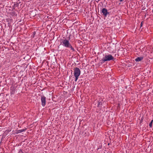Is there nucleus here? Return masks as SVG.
<instances>
[{"instance_id":"nucleus-9","label":"nucleus","mask_w":153,"mask_h":153,"mask_svg":"<svg viewBox=\"0 0 153 153\" xmlns=\"http://www.w3.org/2000/svg\"><path fill=\"white\" fill-rule=\"evenodd\" d=\"M26 129H21V130H17L16 133L17 134L20 133L22 132H23V131H25Z\"/></svg>"},{"instance_id":"nucleus-13","label":"nucleus","mask_w":153,"mask_h":153,"mask_svg":"<svg viewBox=\"0 0 153 153\" xmlns=\"http://www.w3.org/2000/svg\"><path fill=\"white\" fill-rule=\"evenodd\" d=\"M6 20L8 22H10H10H11L12 21H13V20L11 18H8L6 19Z\"/></svg>"},{"instance_id":"nucleus-11","label":"nucleus","mask_w":153,"mask_h":153,"mask_svg":"<svg viewBox=\"0 0 153 153\" xmlns=\"http://www.w3.org/2000/svg\"><path fill=\"white\" fill-rule=\"evenodd\" d=\"M20 4V5H21V4H20V2L19 3H17L14 4V6L15 7H18L19 6Z\"/></svg>"},{"instance_id":"nucleus-17","label":"nucleus","mask_w":153,"mask_h":153,"mask_svg":"<svg viewBox=\"0 0 153 153\" xmlns=\"http://www.w3.org/2000/svg\"><path fill=\"white\" fill-rule=\"evenodd\" d=\"M35 34H36V32L34 31L33 33V36H34V35H35Z\"/></svg>"},{"instance_id":"nucleus-14","label":"nucleus","mask_w":153,"mask_h":153,"mask_svg":"<svg viewBox=\"0 0 153 153\" xmlns=\"http://www.w3.org/2000/svg\"><path fill=\"white\" fill-rule=\"evenodd\" d=\"M153 120H152L151 122L149 124V126L151 128L152 127V123L153 122Z\"/></svg>"},{"instance_id":"nucleus-12","label":"nucleus","mask_w":153,"mask_h":153,"mask_svg":"<svg viewBox=\"0 0 153 153\" xmlns=\"http://www.w3.org/2000/svg\"><path fill=\"white\" fill-rule=\"evenodd\" d=\"M68 48H70L71 50H72L73 51H75L74 48L72 47L71 44L69 45Z\"/></svg>"},{"instance_id":"nucleus-22","label":"nucleus","mask_w":153,"mask_h":153,"mask_svg":"<svg viewBox=\"0 0 153 153\" xmlns=\"http://www.w3.org/2000/svg\"><path fill=\"white\" fill-rule=\"evenodd\" d=\"M33 13V11H32L31 12V13H30V15H31V13Z\"/></svg>"},{"instance_id":"nucleus-24","label":"nucleus","mask_w":153,"mask_h":153,"mask_svg":"<svg viewBox=\"0 0 153 153\" xmlns=\"http://www.w3.org/2000/svg\"><path fill=\"white\" fill-rule=\"evenodd\" d=\"M99 149V148H97V150H98Z\"/></svg>"},{"instance_id":"nucleus-25","label":"nucleus","mask_w":153,"mask_h":153,"mask_svg":"<svg viewBox=\"0 0 153 153\" xmlns=\"http://www.w3.org/2000/svg\"><path fill=\"white\" fill-rule=\"evenodd\" d=\"M24 153V152H22V153Z\"/></svg>"},{"instance_id":"nucleus-2","label":"nucleus","mask_w":153,"mask_h":153,"mask_svg":"<svg viewBox=\"0 0 153 153\" xmlns=\"http://www.w3.org/2000/svg\"><path fill=\"white\" fill-rule=\"evenodd\" d=\"M74 75L75 78V81L76 82L78 79L79 76H80L81 71L77 67H76L74 69Z\"/></svg>"},{"instance_id":"nucleus-3","label":"nucleus","mask_w":153,"mask_h":153,"mask_svg":"<svg viewBox=\"0 0 153 153\" xmlns=\"http://www.w3.org/2000/svg\"><path fill=\"white\" fill-rule=\"evenodd\" d=\"M101 13H102V16L106 17L108 15H110V13L108 11V10L105 8H103L101 10Z\"/></svg>"},{"instance_id":"nucleus-15","label":"nucleus","mask_w":153,"mask_h":153,"mask_svg":"<svg viewBox=\"0 0 153 153\" xmlns=\"http://www.w3.org/2000/svg\"><path fill=\"white\" fill-rule=\"evenodd\" d=\"M22 152H22V150L21 149H20L19 151V153H21Z\"/></svg>"},{"instance_id":"nucleus-16","label":"nucleus","mask_w":153,"mask_h":153,"mask_svg":"<svg viewBox=\"0 0 153 153\" xmlns=\"http://www.w3.org/2000/svg\"><path fill=\"white\" fill-rule=\"evenodd\" d=\"M143 22H142L141 23V25H140V27H141L143 26Z\"/></svg>"},{"instance_id":"nucleus-21","label":"nucleus","mask_w":153,"mask_h":153,"mask_svg":"<svg viewBox=\"0 0 153 153\" xmlns=\"http://www.w3.org/2000/svg\"><path fill=\"white\" fill-rule=\"evenodd\" d=\"M36 15V14H34V15H33L32 16H34Z\"/></svg>"},{"instance_id":"nucleus-19","label":"nucleus","mask_w":153,"mask_h":153,"mask_svg":"<svg viewBox=\"0 0 153 153\" xmlns=\"http://www.w3.org/2000/svg\"><path fill=\"white\" fill-rule=\"evenodd\" d=\"M142 121H143V120L141 119L140 121V123H142Z\"/></svg>"},{"instance_id":"nucleus-8","label":"nucleus","mask_w":153,"mask_h":153,"mask_svg":"<svg viewBox=\"0 0 153 153\" xmlns=\"http://www.w3.org/2000/svg\"><path fill=\"white\" fill-rule=\"evenodd\" d=\"M10 14L13 16L15 17L17 16V14L15 12H12L10 13Z\"/></svg>"},{"instance_id":"nucleus-10","label":"nucleus","mask_w":153,"mask_h":153,"mask_svg":"<svg viewBox=\"0 0 153 153\" xmlns=\"http://www.w3.org/2000/svg\"><path fill=\"white\" fill-rule=\"evenodd\" d=\"M15 91V89L14 87L12 88L11 89V94H14Z\"/></svg>"},{"instance_id":"nucleus-26","label":"nucleus","mask_w":153,"mask_h":153,"mask_svg":"<svg viewBox=\"0 0 153 153\" xmlns=\"http://www.w3.org/2000/svg\"><path fill=\"white\" fill-rule=\"evenodd\" d=\"M70 37H69V39H70Z\"/></svg>"},{"instance_id":"nucleus-18","label":"nucleus","mask_w":153,"mask_h":153,"mask_svg":"<svg viewBox=\"0 0 153 153\" xmlns=\"http://www.w3.org/2000/svg\"><path fill=\"white\" fill-rule=\"evenodd\" d=\"M9 131H9V130H7L6 131H5L7 133H8Z\"/></svg>"},{"instance_id":"nucleus-1","label":"nucleus","mask_w":153,"mask_h":153,"mask_svg":"<svg viewBox=\"0 0 153 153\" xmlns=\"http://www.w3.org/2000/svg\"><path fill=\"white\" fill-rule=\"evenodd\" d=\"M114 58L111 54L105 55L104 57L100 61V63L102 64L106 61L114 60Z\"/></svg>"},{"instance_id":"nucleus-7","label":"nucleus","mask_w":153,"mask_h":153,"mask_svg":"<svg viewBox=\"0 0 153 153\" xmlns=\"http://www.w3.org/2000/svg\"><path fill=\"white\" fill-rule=\"evenodd\" d=\"M102 100H100L99 101H98L97 104V107H99L100 106V105H102Z\"/></svg>"},{"instance_id":"nucleus-6","label":"nucleus","mask_w":153,"mask_h":153,"mask_svg":"<svg viewBox=\"0 0 153 153\" xmlns=\"http://www.w3.org/2000/svg\"><path fill=\"white\" fill-rule=\"evenodd\" d=\"M143 58V57H138L135 59V61L136 62H139L142 60Z\"/></svg>"},{"instance_id":"nucleus-20","label":"nucleus","mask_w":153,"mask_h":153,"mask_svg":"<svg viewBox=\"0 0 153 153\" xmlns=\"http://www.w3.org/2000/svg\"><path fill=\"white\" fill-rule=\"evenodd\" d=\"M124 0H119V1H120V2H122L123 1H124Z\"/></svg>"},{"instance_id":"nucleus-5","label":"nucleus","mask_w":153,"mask_h":153,"mask_svg":"<svg viewBox=\"0 0 153 153\" xmlns=\"http://www.w3.org/2000/svg\"><path fill=\"white\" fill-rule=\"evenodd\" d=\"M62 43L63 45L66 48H68L69 45L71 44L69 41L66 39L62 40Z\"/></svg>"},{"instance_id":"nucleus-4","label":"nucleus","mask_w":153,"mask_h":153,"mask_svg":"<svg viewBox=\"0 0 153 153\" xmlns=\"http://www.w3.org/2000/svg\"><path fill=\"white\" fill-rule=\"evenodd\" d=\"M46 97L43 95L41 96V100L42 103V105L43 107H45L46 104Z\"/></svg>"},{"instance_id":"nucleus-23","label":"nucleus","mask_w":153,"mask_h":153,"mask_svg":"<svg viewBox=\"0 0 153 153\" xmlns=\"http://www.w3.org/2000/svg\"><path fill=\"white\" fill-rule=\"evenodd\" d=\"M109 145H110V143H109L108 144V146H109Z\"/></svg>"}]
</instances>
